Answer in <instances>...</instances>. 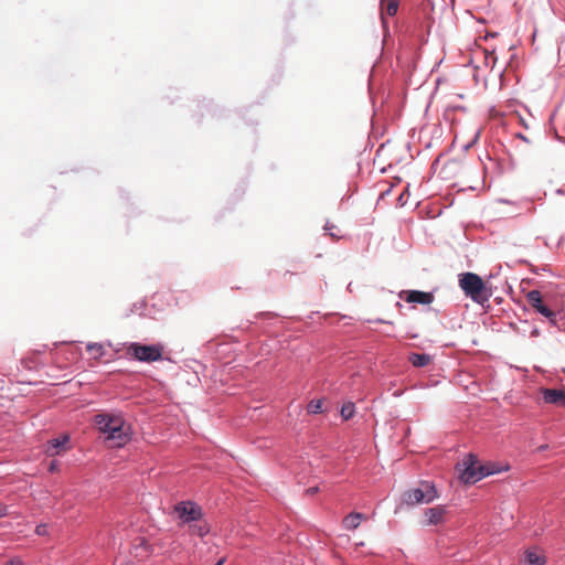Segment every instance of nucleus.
Listing matches in <instances>:
<instances>
[{
    "mask_svg": "<svg viewBox=\"0 0 565 565\" xmlns=\"http://www.w3.org/2000/svg\"><path fill=\"white\" fill-rule=\"evenodd\" d=\"M324 230L328 232V235L331 236L334 239H340L343 236L341 235L340 228H338L335 225L327 223L324 226Z\"/></svg>",
    "mask_w": 565,
    "mask_h": 565,
    "instance_id": "18",
    "label": "nucleus"
},
{
    "mask_svg": "<svg viewBox=\"0 0 565 565\" xmlns=\"http://www.w3.org/2000/svg\"><path fill=\"white\" fill-rule=\"evenodd\" d=\"M353 415H354V404L353 403L344 404L341 408V416L343 417V419L348 420V419L352 418Z\"/></svg>",
    "mask_w": 565,
    "mask_h": 565,
    "instance_id": "19",
    "label": "nucleus"
},
{
    "mask_svg": "<svg viewBox=\"0 0 565 565\" xmlns=\"http://www.w3.org/2000/svg\"><path fill=\"white\" fill-rule=\"evenodd\" d=\"M523 565H544L545 557L536 547L527 548L523 554Z\"/></svg>",
    "mask_w": 565,
    "mask_h": 565,
    "instance_id": "12",
    "label": "nucleus"
},
{
    "mask_svg": "<svg viewBox=\"0 0 565 565\" xmlns=\"http://www.w3.org/2000/svg\"><path fill=\"white\" fill-rule=\"evenodd\" d=\"M399 297L409 303L430 305L434 301L433 294L419 290H404L399 294Z\"/></svg>",
    "mask_w": 565,
    "mask_h": 565,
    "instance_id": "10",
    "label": "nucleus"
},
{
    "mask_svg": "<svg viewBox=\"0 0 565 565\" xmlns=\"http://www.w3.org/2000/svg\"><path fill=\"white\" fill-rule=\"evenodd\" d=\"M173 514L182 522L190 523L201 518V508L192 501H181L173 508Z\"/></svg>",
    "mask_w": 565,
    "mask_h": 565,
    "instance_id": "6",
    "label": "nucleus"
},
{
    "mask_svg": "<svg viewBox=\"0 0 565 565\" xmlns=\"http://www.w3.org/2000/svg\"><path fill=\"white\" fill-rule=\"evenodd\" d=\"M35 533L40 536H44L47 534V526L46 524H39L36 527H35Z\"/></svg>",
    "mask_w": 565,
    "mask_h": 565,
    "instance_id": "20",
    "label": "nucleus"
},
{
    "mask_svg": "<svg viewBox=\"0 0 565 565\" xmlns=\"http://www.w3.org/2000/svg\"><path fill=\"white\" fill-rule=\"evenodd\" d=\"M447 509L445 505H437L434 508L426 509L424 511L425 521L424 525H438L444 523Z\"/></svg>",
    "mask_w": 565,
    "mask_h": 565,
    "instance_id": "9",
    "label": "nucleus"
},
{
    "mask_svg": "<svg viewBox=\"0 0 565 565\" xmlns=\"http://www.w3.org/2000/svg\"><path fill=\"white\" fill-rule=\"evenodd\" d=\"M164 347L160 343L156 344H140L131 342L126 348V353L129 358L140 362H156L162 359Z\"/></svg>",
    "mask_w": 565,
    "mask_h": 565,
    "instance_id": "3",
    "label": "nucleus"
},
{
    "mask_svg": "<svg viewBox=\"0 0 565 565\" xmlns=\"http://www.w3.org/2000/svg\"><path fill=\"white\" fill-rule=\"evenodd\" d=\"M323 399H312L307 406L309 414H319L322 412Z\"/></svg>",
    "mask_w": 565,
    "mask_h": 565,
    "instance_id": "17",
    "label": "nucleus"
},
{
    "mask_svg": "<svg viewBox=\"0 0 565 565\" xmlns=\"http://www.w3.org/2000/svg\"><path fill=\"white\" fill-rule=\"evenodd\" d=\"M529 305L539 313L547 318L553 324H556V315L544 302L542 294L539 290H531L526 294Z\"/></svg>",
    "mask_w": 565,
    "mask_h": 565,
    "instance_id": "7",
    "label": "nucleus"
},
{
    "mask_svg": "<svg viewBox=\"0 0 565 565\" xmlns=\"http://www.w3.org/2000/svg\"><path fill=\"white\" fill-rule=\"evenodd\" d=\"M8 514L7 507L3 504H0V519L6 516Z\"/></svg>",
    "mask_w": 565,
    "mask_h": 565,
    "instance_id": "25",
    "label": "nucleus"
},
{
    "mask_svg": "<svg viewBox=\"0 0 565 565\" xmlns=\"http://www.w3.org/2000/svg\"><path fill=\"white\" fill-rule=\"evenodd\" d=\"M317 490H318L317 488H310V489H308V492H309V493H311V494H313V493H316V492H317Z\"/></svg>",
    "mask_w": 565,
    "mask_h": 565,
    "instance_id": "26",
    "label": "nucleus"
},
{
    "mask_svg": "<svg viewBox=\"0 0 565 565\" xmlns=\"http://www.w3.org/2000/svg\"><path fill=\"white\" fill-rule=\"evenodd\" d=\"M68 441L70 437L67 435L51 439L46 443L44 451L51 457L58 456L67 448Z\"/></svg>",
    "mask_w": 565,
    "mask_h": 565,
    "instance_id": "11",
    "label": "nucleus"
},
{
    "mask_svg": "<svg viewBox=\"0 0 565 565\" xmlns=\"http://www.w3.org/2000/svg\"><path fill=\"white\" fill-rule=\"evenodd\" d=\"M439 497L434 483L420 481L417 488L409 489L403 493V501L407 505L430 503Z\"/></svg>",
    "mask_w": 565,
    "mask_h": 565,
    "instance_id": "4",
    "label": "nucleus"
},
{
    "mask_svg": "<svg viewBox=\"0 0 565 565\" xmlns=\"http://www.w3.org/2000/svg\"><path fill=\"white\" fill-rule=\"evenodd\" d=\"M459 286L467 297L479 305H484L491 297V290L487 288L482 278L475 273L460 274Z\"/></svg>",
    "mask_w": 565,
    "mask_h": 565,
    "instance_id": "2",
    "label": "nucleus"
},
{
    "mask_svg": "<svg viewBox=\"0 0 565 565\" xmlns=\"http://www.w3.org/2000/svg\"><path fill=\"white\" fill-rule=\"evenodd\" d=\"M193 532L198 533L199 536H204L209 530L207 529H204L202 526H193Z\"/></svg>",
    "mask_w": 565,
    "mask_h": 565,
    "instance_id": "22",
    "label": "nucleus"
},
{
    "mask_svg": "<svg viewBox=\"0 0 565 565\" xmlns=\"http://www.w3.org/2000/svg\"><path fill=\"white\" fill-rule=\"evenodd\" d=\"M6 565H24L23 561L21 557L19 556H15V557H12L11 559H9Z\"/></svg>",
    "mask_w": 565,
    "mask_h": 565,
    "instance_id": "21",
    "label": "nucleus"
},
{
    "mask_svg": "<svg viewBox=\"0 0 565 565\" xmlns=\"http://www.w3.org/2000/svg\"><path fill=\"white\" fill-rule=\"evenodd\" d=\"M58 469V462L56 460H53L49 466L50 472H55Z\"/></svg>",
    "mask_w": 565,
    "mask_h": 565,
    "instance_id": "24",
    "label": "nucleus"
},
{
    "mask_svg": "<svg viewBox=\"0 0 565 565\" xmlns=\"http://www.w3.org/2000/svg\"><path fill=\"white\" fill-rule=\"evenodd\" d=\"M462 465L465 468L461 473V479L466 483H475L483 477L493 473V471H490L484 466L480 465L473 455H469L462 461Z\"/></svg>",
    "mask_w": 565,
    "mask_h": 565,
    "instance_id": "5",
    "label": "nucleus"
},
{
    "mask_svg": "<svg viewBox=\"0 0 565 565\" xmlns=\"http://www.w3.org/2000/svg\"><path fill=\"white\" fill-rule=\"evenodd\" d=\"M362 520H365L364 514L359 512L350 513L343 519V526L347 530H355L359 527Z\"/></svg>",
    "mask_w": 565,
    "mask_h": 565,
    "instance_id": "14",
    "label": "nucleus"
},
{
    "mask_svg": "<svg viewBox=\"0 0 565 565\" xmlns=\"http://www.w3.org/2000/svg\"><path fill=\"white\" fill-rule=\"evenodd\" d=\"M94 423L111 447H122L130 439L129 426L126 425L120 414H97L94 417Z\"/></svg>",
    "mask_w": 565,
    "mask_h": 565,
    "instance_id": "1",
    "label": "nucleus"
},
{
    "mask_svg": "<svg viewBox=\"0 0 565 565\" xmlns=\"http://www.w3.org/2000/svg\"><path fill=\"white\" fill-rule=\"evenodd\" d=\"M86 349L94 359H102L106 354V350L102 343L90 342L86 345Z\"/></svg>",
    "mask_w": 565,
    "mask_h": 565,
    "instance_id": "15",
    "label": "nucleus"
},
{
    "mask_svg": "<svg viewBox=\"0 0 565 565\" xmlns=\"http://www.w3.org/2000/svg\"><path fill=\"white\" fill-rule=\"evenodd\" d=\"M224 562H225V558H224V557H222V558H221V559H218V561H217V563H216V564H214V565H223V563H224Z\"/></svg>",
    "mask_w": 565,
    "mask_h": 565,
    "instance_id": "27",
    "label": "nucleus"
},
{
    "mask_svg": "<svg viewBox=\"0 0 565 565\" xmlns=\"http://www.w3.org/2000/svg\"><path fill=\"white\" fill-rule=\"evenodd\" d=\"M486 60H487L486 65L491 68H494L495 57L493 55H491V56H487Z\"/></svg>",
    "mask_w": 565,
    "mask_h": 565,
    "instance_id": "23",
    "label": "nucleus"
},
{
    "mask_svg": "<svg viewBox=\"0 0 565 565\" xmlns=\"http://www.w3.org/2000/svg\"><path fill=\"white\" fill-rule=\"evenodd\" d=\"M398 3L396 0H386V3L382 4V14L394 17L397 13Z\"/></svg>",
    "mask_w": 565,
    "mask_h": 565,
    "instance_id": "16",
    "label": "nucleus"
},
{
    "mask_svg": "<svg viewBox=\"0 0 565 565\" xmlns=\"http://www.w3.org/2000/svg\"><path fill=\"white\" fill-rule=\"evenodd\" d=\"M540 393L542 395L543 401L546 404H552L557 407H565V390L557 388H541Z\"/></svg>",
    "mask_w": 565,
    "mask_h": 565,
    "instance_id": "8",
    "label": "nucleus"
},
{
    "mask_svg": "<svg viewBox=\"0 0 565 565\" xmlns=\"http://www.w3.org/2000/svg\"><path fill=\"white\" fill-rule=\"evenodd\" d=\"M408 361L415 367H424L431 363L433 358L429 354L425 353H411L408 356Z\"/></svg>",
    "mask_w": 565,
    "mask_h": 565,
    "instance_id": "13",
    "label": "nucleus"
}]
</instances>
